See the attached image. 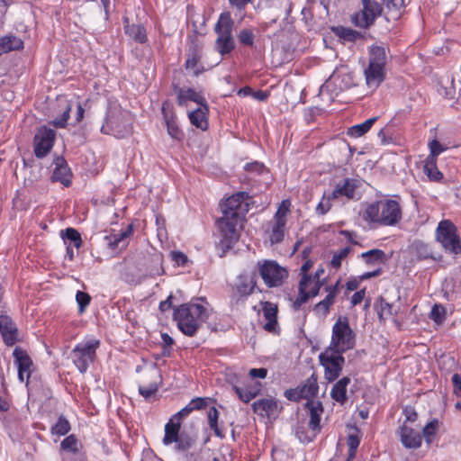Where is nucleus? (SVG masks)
Wrapping results in <instances>:
<instances>
[{
    "label": "nucleus",
    "mask_w": 461,
    "mask_h": 461,
    "mask_svg": "<svg viewBox=\"0 0 461 461\" xmlns=\"http://www.w3.org/2000/svg\"><path fill=\"white\" fill-rule=\"evenodd\" d=\"M362 219L375 226H396L402 219V209L396 200L380 199L366 203Z\"/></svg>",
    "instance_id": "obj_1"
},
{
    "label": "nucleus",
    "mask_w": 461,
    "mask_h": 461,
    "mask_svg": "<svg viewBox=\"0 0 461 461\" xmlns=\"http://www.w3.org/2000/svg\"><path fill=\"white\" fill-rule=\"evenodd\" d=\"M208 315L207 308L203 304L190 302L174 309L173 320L183 334L193 337L206 321Z\"/></svg>",
    "instance_id": "obj_2"
},
{
    "label": "nucleus",
    "mask_w": 461,
    "mask_h": 461,
    "mask_svg": "<svg viewBox=\"0 0 461 461\" xmlns=\"http://www.w3.org/2000/svg\"><path fill=\"white\" fill-rule=\"evenodd\" d=\"M234 22L229 12L221 13L214 26L217 34L215 50L221 55L230 54L235 49V41L232 37Z\"/></svg>",
    "instance_id": "obj_3"
},
{
    "label": "nucleus",
    "mask_w": 461,
    "mask_h": 461,
    "mask_svg": "<svg viewBox=\"0 0 461 461\" xmlns=\"http://www.w3.org/2000/svg\"><path fill=\"white\" fill-rule=\"evenodd\" d=\"M435 238L445 252L452 255L461 253V239L456 226L450 220H442L438 222Z\"/></svg>",
    "instance_id": "obj_4"
},
{
    "label": "nucleus",
    "mask_w": 461,
    "mask_h": 461,
    "mask_svg": "<svg viewBox=\"0 0 461 461\" xmlns=\"http://www.w3.org/2000/svg\"><path fill=\"white\" fill-rule=\"evenodd\" d=\"M355 333L347 317H339L332 328L330 345L328 348L345 353L355 347Z\"/></svg>",
    "instance_id": "obj_5"
},
{
    "label": "nucleus",
    "mask_w": 461,
    "mask_h": 461,
    "mask_svg": "<svg viewBox=\"0 0 461 461\" xmlns=\"http://www.w3.org/2000/svg\"><path fill=\"white\" fill-rule=\"evenodd\" d=\"M162 441L165 446L175 443L176 452L183 455L193 447L196 438L185 431L180 432V422H173V420H169L165 425V435Z\"/></svg>",
    "instance_id": "obj_6"
},
{
    "label": "nucleus",
    "mask_w": 461,
    "mask_h": 461,
    "mask_svg": "<svg viewBox=\"0 0 461 461\" xmlns=\"http://www.w3.org/2000/svg\"><path fill=\"white\" fill-rule=\"evenodd\" d=\"M99 346V339H89L77 343L72 349L71 359L81 374L86 373L90 364L95 360Z\"/></svg>",
    "instance_id": "obj_7"
},
{
    "label": "nucleus",
    "mask_w": 461,
    "mask_h": 461,
    "mask_svg": "<svg viewBox=\"0 0 461 461\" xmlns=\"http://www.w3.org/2000/svg\"><path fill=\"white\" fill-rule=\"evenodd\" d=\"M101 131L113 134L116 138H124L131 132V122L129 114L121 110L110 111L105 118Z\"/></svg>",
    "instance_id": "obj_8"
},
{
    "label": "nucleus",
    "mask_w": 461,
    "mask_h": 461,
    "mask_svg": "<svg viewBox=\"0 0 461 461\" xmlns=\"http://www.w3.org/2000/svg\"><path fill=\"white\" fill-rule=\"evenodd\" d=\"M257 267L264 284L269 288L282 285L288 277L286 268L281 267L275 260H259L257 263Z\"/></svg>",
    "instance_id": "obj_9"
},
{
    "label": "nucleus",
    "mask_w": 461,
    "mask_h": 461,
    "mask_svg": "<svg viewBox=\"0 0 461 461\" xmlns=\"http://www.w3.org/2000/svg\"><path fill=\"white\" fill-rule=\"evenodd\" d=\"M243 221V219H240L233 213L230 216L222 215L217 221L216 223L221 234V243L223 247L230 249L239 240Z\"/></svg>",
    "instance_id": "obj_10"
},
{
    "label": "nucleus",
    "mask_w": 461,
    "mask_h": 461,
    "mask_svg": "<svg viewBox=\"0 0 461 461\" xmlns=\"http://www.w3.org/2000/svg\"><path fill=\"white\" fill-rule=\"evenodd\" d=\"M362 8L351 17L352 23L362 29L371 27L383 13V5L375 0H361Z\"/></svg>",
    "instance_id": "obj_11"
},
{
    "label": "nucleus",
    "mask_w": 461,
    "mask_h": 461,
    "mask_svg": "<svg viewBox=\"0 0 461 461\" xmlns=\"http://www.w3.org/2000/svg\"><path fill=\"white\" fill-rule=\"evenodd\" d=\"M342 354V352L327 348L319 356L320 363L324 367V376L329 382L336 381L342 372L345 364Z\"/></svg>",
    "instance_id": "obj_12"
},
{
    "label": "nucleus",
    "mask_w": 461,
    "mask_h": 461,
    "mask_svg": "<svg viewBox=\"0 0 461 461\" xmlns=\"http://www.w3.org/2000/svg\"><path fill=\"white\" fill-rule=\"evenodd\" d=\"M290 205L289 200L282 201L274 215L269 234V240L272 244H278L284 240Z\"/></svg>",
    "instance_id": "obj_13"
},
{
    "label": "nucleus",
    "mask_w": 461,
    "mask_h": 461,
    "mask_svg": "<svg viewBox=\"0 0 461 461\" xmlns=\"http://www.w3.org/2000/svg\"><path fill=\"white\" fill-rule=\"evenodd\" d=\"M319 385L317 376L312 374L303 383L300 384L295 388H290L285 391V397L291 401L298 402L303 399L308 401H315L313 398L318 394Z\"/></svg>",
    "instance_id": "obj_14"
},
{
    "label": "nucleus",
    "mask_w": 461,
    "mask_h": 461,
    "mask_svg": "<svg viewBox=\"0 0 461 461\" xmlns=\"http://www.w3.org/2000/svg\"><path fill=\"white\" fill-rule=\"evenodd\" d=\"M56 131L45 125L41 126L33 137V150L37 158H45L52 149Z\"/></svg>",
    "instance_id": "obj_15"
},
{
    "label": "nucleus",
    "mask_w": 461,
    "mask_h": 461,
    "mask_svg": "<svg viewBox=\"0 0 461 461\" xmlns=\"http://www.w3.org/2000/svg\"><path fill=\"white\" fill-rule=\"evenodd\" d=\"M162 383L159 369L156 365L145 369L140 376L139 393L145 399L154 395Z\"/></svg>",
    "instance_id": "obj_16"
},
{
    "label": "nucleus",
    "mask_w": 461,
    "mask_h": 461,
    "mask_svg": "<svg viewBox=\"0 0 461 461\" xmlns=\"http://www.w3.org/2000/svg\"><path fill=\"white\" fill-rule=\"evenodd\" d=\"M249 198H250V196L247 192H239L232 194L221 204L222 215L230 216L231 213H233L238 215L240 219L245 220L248 203L244 202Z\"/></svg>",
    "instance_id": "obj_17"
},
{
    "label": "nucleus",
    "mask_w": 461,
    "mask_h": 461,
    "mask_svg": "<svg viewBox=\"0 0 461 461\" xmlns=\"http://www.w3.org/2000/svg\"><path fill=\"white\" fill-rule=\"evenodd\" d=\"M13 356L14 357V362L17 365L19 380L21 382H24L26 380V383L28 384L33 369V362L31 357L28 355L26 350L20 347H16L14 349Z\"/></svg>",
    "instance_id": "obj_18"
},
{
    "label": "nucleus",
    "mask_w": 461,
    "mask_h": 461,
    "mask_svg": "<svg viewBox=\"0 0 461 461\" xmlns=\"http://www.w3.org/2000/svg\"><path fill=\"white\" fill-rule=\"evenodd\" d=\"M252 410L258 416L276 419L281 412L282 406L275 398H264L254 402Z\"/></svg>",
    "instance_id": "obj_19"
},
{
    "label": "nucleus",
    "mask_w": 461,
    "mask_h": 461,
    "mask_svg": "<svg viewBox=\"0 0 461 461\" xmlns=\"http://www.w3.org/2000/svg\"><path fill=\"white\" fill-rule=\"evenodd\" d=\"M304 409L309 416L308 427L313 433H320L321 430V419L324 412V407L321 401H308L304 404Z\"/></svg>",
    "instance_id": "obj_20"
},
{
    "label": "nucleus",
    "mask_w": 461,
    "mask_h": 461,
    "mask_svg": "<svg viewBox=\"0 0 461 461\" xmlns=\"http://www.w3.org/2000/svg\"><path fill=\"white\" fill-rule=\"evenodd\" d=\"M0 333L5 344L8 347L19 340L17 326L8 315H0Z\"/></svg>",
    "instance_id": "obj_21"
},
{
    "label": "nucleus",
    "mask_w": 461,
    "mask_h": 461,
    "mask_svg": "<svg viewBox=\"0 0 461 461\" xmlns=\"http://www.w3.org/2000/svg\"><path fill=\"white\" fill-rule=\"evenodd\" d=\"M54 169L51 175L52 182H60L65 186L71 185L72 173L66 159L59 156L53 160Z\"/></svg>",
    "instance_id": "obj_22"
},
{
    "label": "nucleus",
    "mask_w": 461,
    "mask_h": 461,
    "mask_svg": "<svg viewBox=\"0 0 461 461\" xmlns=\"http://www.w3.org/2000/svg\"><path fill=\"white\" fill-rule=\"evenodd\" d=\"M161 111L168 135L176 140H183L185 134L177 124L176 116L173 108H169L166 104H164Z\"/></svg>",
    "instance_id": "obj_23"
},
{
    "label": "nucleus",
    "mask_w": 461,
    "mask_h": 461,
    "mask_svg": "<svg viewBox=\"0 0 461 461\" xmlns=\"http://www.w3.org/2000/svg\"><path fill=\"white\" fill-rule=\"evenodd\" d=\"M399 437L402 444L406 448L416 449L421 446V434L405 423L399 429Z\"/></svg>",
    "instance_id": "obj_24"
},
{
    "label": "nucleus",
    "mask_w": 461,
    "mask_h": 461,
    "mask_svg": "<svg viewBox=\"0 0 461 461\" xmlns=\"http://www.w3.org/2000/svg\"><path fill=\"white\" fill-rule=\"evenodd\" d=\"M201 59L202 47H200L198 44L191 45L188 49L185 68L187 70H192L194 77H198L204 72V68L201 64Z\"/></svg>",
    "instance_id": "obj_25"
},
{
    "label": "nucleus",
    "mask_w": 461,
    "mask_h": 461,
    "mask_svg": "<svg viewBox=\"0 0 461 461\" xmlns=\"http://www.w3.org/2000/svg\"><path fill=\"white\" fill-rule=\"evenodd\" d=\"M174 91L176 94L177 104L180 106L185 105L188 101L194 102L203 107H205V104H207L206 99L194 88H183L174 86Z\"/></svg>",
    "instance_id": "obj_26"
},
{
    "label": "nucleus",
    "mask_w": 461,
    "mask_h": 461,
    "mask_svg": "<svg viewBox=\"0 0 461 461\" xmlns=\"http://www.w3.org/2000/svg\"><path fill=\"white\" fill-rule=\"evenodd\" d=\"M262 305V312L267 320L266 324L264 325V330L271 332L276 333L278 330V322H277V305L271 302H261Z\"/></svg>",
    "instance_id": "obj_27"
},
{
    "label": "nucleus",
    "mask_w": 461,
    "mask_h": 461,
    "mask_svg": "<svg viewBox=\"0 0 461 461\" xmlns=\"http://www.w3.org/2000/svg\"><path fill=\"white\" fill-rule=\"evenodd\" d=\"M308 277H303L300 279L299 285H298V290L299 294L297 298L293 303V308L294 311H298L301 306L305 303L309 298L315 297L318 295V286L315 285L314 287H312L309 291H307V284L306 280Z\"/></svg>",
    "instance_id": "obj_28"
},
{
    "label": "nucleus",
    "mask_w": 461,
    "mask_h": 461,
    "mask_svg": "<svg viewBox=\"0 0 461 461\" xmlns=\"http://www.w3.org/2000/svg\"><path fill=\"white\" fill-rule=\"evenodd\" d=\"M256 276L254 274L242 273L238 276L236 289L240 295L248 296L254 292Z\"/></svg>",
    "instance_id": "obj_29"
},
{
    "label": "nucleus",
    "mask_w": 461,
    "mask_h": 461,
    "mask_svg": "<svg viewBox=\"0 0 461 461\" xmlns=\"http://www.w3.org/2000/svg\"><path fill=\"white\" fill-rule=\"evenodd\" d=\"M366 85L372 88H377L385 78V68L368 65L365 69Z\"/></svg>",
    "instance_id": "obj_30"
},
{
    "label": "nucleus",
    "mask_w": 461,
    "mask_h": 461,
    "mask_svg": "<svg viewBox=\"0 0 461 461\" xmlns=\"http://www.w3.org/2000/svg\"><path fill=\"white\" fill-rule=\"evenodd\" d=\"M356 188V180L346 178L342 184H337L334 190L330 192L331 198L337 199L339 196H346L348 199H353L355 196Z\"/></svg>",
    "instance_id": "obj_31"
},
{
    "label": "nucleus",
    "mask_w": 461,
    "mask_h": 461,
    "mask_svg": "<svg viewBox=\"0 0 461 461\" xmlns=\"http://www.w3.org/2000/svg\"><path fill=\"white\" fill-rule=\"evenodd\" d=\"M350 382L351 379L348 376H344L337 381L330 392L331 398L340 404L347 402L348 400L347 388Z\"/></svg>",
    "instance_id": "obj_32"
},
{
    "label": "nucleus",
    "mask_w": 461,
    "mask_h": 461,
    "mask_svg": "<svg viewBox=\"0 0 461 461\" xmlns=\"http://www.w3.org/2000/svg\"><path fill=\"white\" fill-rule=\"evenodd\" d=\"M208 112L209 107L207 104H205V107L200 106L199 108L191 112L188 114L191 124L195 126L197 129L206 131L209 125L207 118Z\"/></svg>",
    "instance_id": "obj_33"
},
{
    "label": "nucleus",
    "mask_w": 461,
    "mask_h": 461,
    "mask_svg": "<svg viewBox=\"0 0 461 461\" xmlns=\"http://www.w3.org/2000/svg\"><path fill=\"white\" fill-rule=\"evenodd\" d=\"M232 389L236 393L240 400H241L245 403H248L260 393L261 384L259 383H257L255 384L246 385L245 387L233 385Z\"/></svg>",
    "instance_id": "obj_34"
},
{
    "label": "nucleus",
    "mask_w": 461,
    "mask_h": 461,
    "mask_svg": "<svg viewBox=\"0 0 461 461\" xmlns=\"http://www.w3.org/2000/svg\"><path fill=\"white\" fill-rule=\"evenodd\" d=\"M23 49V41L14 35H5L0 38V56L14 50Z\"/></svg>",
    "instance_id": "obj_35"
},
{
    "label": "nucleus",
    "mask_w": 461,
    "mask_h": 461,
    "mask_svg": "<svg viewBox=\"0 0 461 461\" xmlns=\"http://www.w3.org/2000/svg\"><path fill=\"white\" fill-rule=\"evenodd\" d=\"M411 249L415 253L419 260L433 259L438 258L434 256V252L429 244H427L421 240H415L411 244Z\"/></svg>",
    "instance_id": "obj_36"
},
{
    "label": "nucleus",
    "mask_w": 461,
    "mask_h": 461,
    "mask_svg": "<svg viewBox=\"0 0 461 461\" xmlns=\"http://www.w3.org/2000/svg\"><path fill=\"white\" fill-rule=\"evenodd\" d=\"M387 57L384 47L372 46L369 50V64L385 68Z\"/></svg>",
    "instance_id": "obj_37"
},
{
    "label": "nucleus",
    "mask_w": 461,
    "mask_h": 461,
    "mask_svg": "<svg viewBox=\"0 0 461 461\" xmlns=\"http://www.w3.org/2000/svg\"><path fill=\"white\" fill-rule=\"evenodd\" d=\"M360 257L363 258L365 263L369 266L375 264H384L388 260V257L384 251L379 249H374L366 252H363Z\"/></svg>",
    "instance_id": "obj_38"
},
{
    "label": "nucleus",
    "mask_w": 461,
    "mask_h": 461,
    "mask_svg": "<svg viewBox=\"0 0 461 461\" xmlns=\"http://www.w3.org/2000/svg\"><path fill=\"white\" fill-rule=\"evenodd\" d=\"M58 102L59 104H62L63 112L59 117H57L54 120H52L50 123L56 128H65L70 117L72 105L69 101L62 97H59Z\"/></svg>",
    "instance_id": "obj_39"
},
{
    "label": "nucleus",
    "mask_w": 461,
    "mask_h": 461,
    "mask_svg": "<svg viewBox=\"0 0 461 461\" xmlns=\"http://www.w3.org/2000/svg\"><path fill=\"white\" fill-rule=\"evenodd\" d=\"M377 117H372L367 119L362 123L353 125L347 131V135L352 138H359L364 136L367 131H370L374 123L376 122Z\"/></svg>",
    "instance_id": "obj_40"
},
{
    "label": "nucleus",
    "mask_w": 461,
    "mask_h": 461,
    "mask_svg": "<svg viewBox=\"0 0 461 461\" xmlns=\"http://www.w3.org/2000/svg\"><path fill=\"white\" fill-rule=\"evenodd\" d=\"M125 33L139 43H145L148 41L146 30L141 24H126Z\"/></svg>",
    "instance_id": "obj_41"
},
{
    "label": "nucleus",
    "mask_w": 461,
    "mask_h": 461,
    "mask_svg": "<svg viewBox=\"0 0 461 461\" xmlns=\"http://www.w3.org/2000/svg\"><path fill=\"white\" fill-rule=\"evenodd\" d=\"M330 81L340 91L348 89L354 85L353 77L349 73H333Z\"/></svg>",
    "instance_id": "obj_42"
},
{
    "label": "nucleus",
    "mask_w": 461,
    "mask_h": 461,
    "mask_svg": "<svg viewBox=\"0 0 461 461\" xmlns=\"http://www.w3.org/2000/svg\"><path fill=\"white\" fill-rule=\"evenodd\" d=\"M423 172L427 175L429 179L433 182H439L443 178V174L438 169L437 159L426 158Z\"/></svg>",
    "instance_id": "obj_43"
},
{
    "label": "nucleus",
    "mask_w": 461,
    "mask_h": 461,
    "mask_svg": "<svg viewBox=\"0 0 461 461\" xmlns=\"http://www.w3.org/2000/svg\"><path fill=\"white\" fill-rule=\"evenodd\" d=\"M220 412L217 410L216 407L212 406L207 414L208 418V425L211 429L213 430L216 437L220 438H224L225 435L223 430L219 427L218 425V420H219Z\"/></svg>",
    "instance_id": "obj_44"
},
{
    "label": "nucleus",
    "mask_w": 461,
    "mask_h": 461,
    "mask_svg": "<svg viewBox=\"0 0 461 461\" xmlns=\"http://www.w3.org/2000/svg\"><path fill=\"white\" fill-rule=\"evenodd\" d=\"M60 236L65 243L69 242V245L73 244L76 249H79L83 244L80 233L74 228L69 227L61 230Z\"/></svg>",
    "instance_id": "obj_45"
},
{
    "label": "nucleus",
    "mask_w": 461,
    "mask_h": 461,
    "mask_svg": "<svg viewBox=\"0 0 461 461\" xmlns=\"http://www.w3.org/2000/svg\"><path fill=\"white\" fill-rule=\"evenodd\" d=\"M439 429V421L438 419H432L428 422L422 429V437H424L427 444H431Z\"/></svg>",
    "instance_id": "obj_46"
},
{
    "label": "nucleus",
    "mask_w": 461,
    "mask_h": 461,
    "mask_svg": "<svg viewBox=\"0 0 461 461\" xmlns=\"http://www.w3.org/2000/svg\"><path fill=\"white\" fill-rule=\"evenodd\" d=\"M70 429L69 421L65 416L60 415L57 422L51 427L50 430L53 435L64 436L69 432Z\"/></svg>",
    "instance_id": "obj_47"
},
{
    "label": "nucleus",
    "mask_w": 461,
    "mask_h": 461,
    "mask_svg": "<svg viewBox=\"0 0 461 461\" xmlns=\"http://www.w3.org/2000/svg\"><path fill=\"white\" fill-rule=\"evenodd\" d=\"M397 312L393 311V306L392 303L386 302L383 297L379 298V310H378V317L380 321H384L385 319L395 315Z\"/></svg>",
    "instance_id": "obj_48"
},
{
    "label": "nucleus",
    "mask_w": 461,
    "mask_h": 461,
    "mask_svg": "<svg viewBox=\"0 0 461 461\" xmlns=\"http://www.w3.org/2000/svg\"><path fill=\"white\" fill-rule=\"evenodd\" d=\"M335 32L339 38H341L345 41H355L356 40H357L358 38L361 37L360 32H358L353 29L345 28L342 26L336 28Z\"/></svg>",
    "instance_id": "obj_49"
},
{
    "label": "nucleus",
    "mask_w": 461,
    "mask_h": 461,
    "mask_svg": "<svg viewBox=\"0 0 461 461\" xmlns=\"http://www.w3.org/2000/svg\"><path fill=\"white\" fill-rule=\"evenodd\" d=\"M351 251V248L347 246L339 251L334 252L332 258L330 260V266L333 268H339L341 267L342 260L345 259Z\"/></svg>",
    "instance_id": "obj_50"
},
{
    "label": "nucleus",
    "mask_w": 461,
    "mask_h": 461,
    "mask_svg": "<svg viewBox=\"0 0 461 461\" xmlns=\"http://www.w3.org/2000/svg\"><path fill=\"white\" fill-rule=\"evenodd\" d=\"M335 198H331L330 193H324L321 202L316 207V212L320 215L326 214L331 208V201Z\"/></svg>",
    "instance_id": "obj_51"
},
{
    "label": "nucleus",
    "mask_w": 461,
    "mask_h": 461,
    "mask_svg": "<svg viewBox=\"0 0 461 461\" xmlns=\"http://www.w3.org/2000/svg\"><path fill=\"white\" fill-rule=\"evenodd\" d=\"M389 13L394 14V18L400 16V11L404 6V0H382Z\"/></svg>",
    "instance_id": "obj_52"
},
{
    "label": "nucleus",
    "mask_w": 461,
    "mask_h": 461,
    "mask_svg": "<svg viewBox=\"0 0 461 461\" xmlns=\"http://www.w3.org/2000/svg\"><path fill=\"white\" fill-rule=\"evenodd\" d=\"M239 41L241 45L247 47H253L255 34L250 29H242L238 34Z\"/></svg>",
    "instance_id": "obj_53"
},
{
    "label": "nucleus",
    "mask_w": 461,
    "mask_h": 461,
    "mask_svg": "<svg viewBox=\"0 0 461 461\" xmlns=\"http://www.w3.org/2000/svg\"><path fill=\"white\" fill-rule=\"evenodd\" d=\"M430 318L438 324H441L446 319V308L441 304H435L430 312Z\"/></svg>",
    "instance_id": "obj_54"
},
{
    "label": "nucleus",
    "mask_w": 461,
    "mask_h": 461,
    "mask_svg": "<svg viewBox=\"0 0 461 461\" xmlns=\"http://www.w3.org/2000/svg\"><path fill=\"white\" fill-rule=\"evenodd\" d=\"M76 301L78 304V312L82 314L89 305L91 296L87 293L77 291L76 294Z\"/></svg>",
    "instance_id": "obj_55"
},
{
    "label": "nucleus",
    "mask_w": 461,
    "mask_h": 461,
    "mask_svg": "<svg viewBox=\"0 0 461 461\" xmlns=\"http://www.w3.org/2000/svg\"><path fill=\"white\" fill-rule=\"evenodd\" d=\"M318 434L319 433H313L312 431L309 433L303 426L297 427L295 430V436L300 440V442L303 444L312 442Z\"/></svg>",
    "instance_id": "obj_56"
},
{
    "label": "nucleus",
    "mask_w": 461,
    "mask_h": 461,
    "mask_svg": "<svg viewBox=\"0 0 461 461\" xmlns=\"http://www.w3.org/2000/svg\"><path fill=\"white\" fill-rule=\"evenodd\" d=\"M60 446L64 450H68L73 453L77 452V439L74 435H69L65 438Z\"/></svg>",
    "instance_id": "obj_57"
},
{
    "label": "nucleus",
    "mask_w": 461,
    "mask_h": 461,
    "mask_svg": "<svg viewBox=\"0 0 461 461\" xmlns=\"http://www.w3.org/2000/svg\"><path fill=\"white\" fill-rule=\"evenodd\" d=\"M355 433L348 434L347 438V445L352 451H357L360 444V431L357 428H355Z\"/></svg>",
    "instance_id": "obj_58"
},
{
    "label": "nucleus",
    "mask_w": 461,
    "mask_h": 461,
    "mask_svg": "<svg viewBox=\"0 0 461 461\" xmlns=\"http://www.w3.org/2000/svg\"><path fill=\"white\" fill-rule=\"evenodd\" d=\"M430 153L427 158L437 159V157L445 150L443 145L437 140H433L429 143Z\"/></svg>",
    "instance_id": "obj_59"
},
{
    "label": "nucleus",
    "mask_w": 461,
    "mask_h": 461,
    "mask_svg": "<svg viewBox=\"0 0 461 461\" xmlns=\"http://www.w3.org/2000/svg\"><path fill=\"white\" fill-rule=\"evenodd\" d=\"M244 169L249 173H255L256 175H261L266 171L264 164L258 161L246 164Z\"/></svg>",
    "instance_id": "obj_60"
},
{
    "label": "nucleus",
    "mask_w": 461,
    "mask_h": 461,
    "mask_svg": "<svg viewBox=\"0 0 461 461\" xmlns=\"http://www.w3.org/2000/svg\"><path fill=\"white\" fill-rule=\"evenodd\" d=\"M321 113V109L318 107H309L303 111V118L307 124L312 122L316 116Z\"/></svg>",
    "instance_id": "obj_61"
},
{
    "label": "nucleus",
    "mask_w": 461,
    "mask_h": 461,
    "mask_svg": "<svg viewBox=\"0 0 461 461\" xmlns=\"http://www.w3.org/2000/svg\"><path fill=\"white\" fill-rule=\"evenodd\" d=\"M163 348H162V355L164 357L169 356L170 348L174 344L173 339L167 333L161 334Z\"/></svg>",
    "instance_id": "obj_62"
},
{
    "label": "nucleus",
    "mask_w": 461,
    "mask_h": 461,
    "mask_svg": "<svg viewBox=\"0 0 461 461\" xmlns=\"http://www.w3.org/2000/svg\"><path fill=\"white\" fill-rule=\"evenodd\" d=\"M132 232V227L130 225L128 226L127 230L113 236V240L111 241V245L113 248H117L121 241H122L124 239H126L128 236H130Z\"/></svg>",
    "instance_id": "obj_63"
},
{
    "label": "nucleus",
    "mask_w": 461,
    "mask_h": 461,
    "mask_svg": "<svg viewBox=\"0 0 461 461\" xmlns=\"http://www.w3.org/2000/svg\"><path fill=\"white\" fill-rule=\"evenodd\" d=\"M132 232V227L130 225L128 226L127 230L113 236V240L111 241V245L113 248H117L121 241H122L124 239H126L128 236H130Z\"/></svg>",
    "instance_id": "obj_64"
}]
</instances>
